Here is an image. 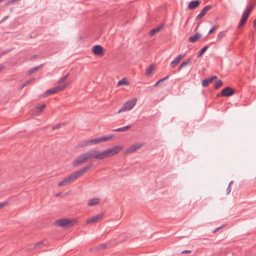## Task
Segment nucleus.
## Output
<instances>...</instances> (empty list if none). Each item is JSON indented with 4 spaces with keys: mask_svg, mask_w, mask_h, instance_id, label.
Listing matches in <instances>:
<instances>
[{
    "mask_svg": "<svg viewBox=\"0 0 256 256\" xmlns=\"http://www.w3.org/2000/svg\"><path fill=\"white\" fill-rule=\"evenodd\" d=\"M122 148L123 147L122 146H116L112 148H108L102 152H100L98 150L96 149L90 150L78 156L72 162V166H79L84 162L93 158L97 160H102L113 156L118 154Z\"/></svg>",
    "mask_w": 256,
    "mask_h": 256,
    "instance_id": "f257e3e1",
    "label": "nucleus"
},
{
    "mask_svg": "<svg viewBox=\"0 0 256 256\" xmlns=\"http://www.w3.org/2000/svg\"><path fill=\"white\" fill-rule=\"evenodd\" d=\"M93 166L92 163H90L86 166L74 172L70 176L65 178L62 182L58 183L59 186H66L74 181L78 178L82 176L88 170H90Z\"/></svg>",
    "mask_w": 256,
    "mask_h": 256,
    "instance_id": "f03ea898",
    "label": "nucleus"
},
{
    "mask_svg": "<svg viewBox=\"0 0 256 256\" xmlns=\"http://www.w3.org/2000/svg\"><path fill=\"white\" fill-rule=\"evenodd\" d=\"M137 102L136 98H133L130 100L126 102L122 106V108L118 112V114L125 111L131 110L136 104Z\"/></svg>",
    "mask_w": 256,
    "mask_h": 256,
    "instance_id": "7ed1b4c3",
    "label": "nucleus"
},
{
    "mask_svg": "<svg viewBox=\"0 0 256 256\" xmlns=\"http://www.w3.org/2000/svg\"><path fill=\"white\" fill-rule=\"evenodd\" d=\"M76 222L74 220L61 218L56 220V224L57 226L60 227L68 228L72 226Z\"/></svg>",
    "mask_w": 256,
    "mask_h": 256,
    "instance_id": "20e7f679",
    "label": "nucleus"
},
{
    "mask_svg": "<svg viewBox=\"0 0 256 256\" xmlns=\"http://www.w3.org/2000/svg\"><path fill=\"white\" fill-rule=\"evenodd\" d=\"M68 84H64L62 85L56 86L54 88L47 90L43 94V97L45 98L49 95L56 94L58 92L62 91L67 88Z\"/></svg>",
    "mask_w": 256,
    "mask_h": 256,
    "instance_id": "39448f33",
    "label": "nucleus"
},
{
    "mask_svg": "<svg viewBox=\"0 0 256 256\" xmlns=\"http://www.w3.org/2000/svg\"><path fill=\"white\" fill-rule=\"evenodd\" d=\"M113 134L110 135V136H104L98 138L93 140H88L89 145H94L97 144H98L100 142H102L104 141H107L110 139H112L113 137Z\"/></svg>",
    "mask_w": 256,
    "mask_h": 256,
    "instance_id": "423d86ee",
    "label": "nucleus"
},
{
    "mask_svg": "<svg viewBox=\"0 0 256 256\" xmlns=\"http://www.w3.org/2000/svg\"><path fill=\"white\" fill-rule=\"evenodd\" d=\"M234 93V90L230 88V87H226V88H224L221 92L220 94H218V96H226L228 97L232 95H233Z\"/></svg>",
    "mask_w": 256,
    "mask_h": 256,
    "instance_id": "0eeeda50",
    "label": "nucleus"
},
{
    "mask_svg": "<svg viewBox=\"0 0 256 256\" xmlns=\"http://www.w3.org/2000/svg\"><path fill=\"white\" fill-rule=\"evenodd\" d=\"M144 146V144H136L130 146L125 152L126 154H130L136 152L137 150L141 148Z\"/></svg>",
    "mask_w": 256,
    "mask_h": 256,
    "instance_id": "6e6552de",
    "label": "nucleus"
},
{
    "mask_svg": "<svg viewBox=\"0 0 256 256\" xmlns=\"http://www.w3.org/2000/svg\"><path fill=\"white\" fill-rule=\"evenodd\" d=\"M103 216V214H99L98 215L87 220L86 224H93L96 223L100 220L102 218Z\"/></svg>",
    "mask_w": 256,
    "mask_h": 256,
    "instance_id": "1a4fd4ad",
    "label": "nucleus"
},
{
    "mask_svg": "<svg viewBox=\"0 0 256 256\" xmlns=\"http://www.w3.org/2000/svg\"><path fill=\"white\" fill-rule=\"evenodd\" d=\"M212 6L208 5L205 6L202 10H201L200 13L196 16V20H198L201 19L206 13V12L212 8Z\"/></svg>",
    "mask_w": 256,
    "mask_h": 256,
    "instance_id": "9d476101",
    "label": "nucleus"
},
{
    "mask_svg": "<svg viewBox=\"0 0 256 256\" xmlns=\"http://www.w3.org/2000/svg\"><path fill=\"white\" fill-rule=\"evenodd\" d=\"M92 52L96 56H102L104 54V49L100 45H96L92 48Z\"/></svg>",
    "mask_w": 256,
    "mask_h": 256,
    "instance_id": "9b49d317",
    "label": "nucleus"
},
{
    "mask_svg": "<svg viewBox=\"0 0 256 256\" xmlns=\"http://www.w3.org/2000/svg\"><path fill=\"white\" fill-rule=\"evenodd\" d=\"M200 4V1L198 0L192 1L188 4V8L189 10H194L198 8Z\"/></svg>",
    "mask_w": 256,
    "mask_h": 256,
    "instance_id": "f8f14e48",
    "label": "nucleus"
},
{
    "mask_svg": "<svg viewBox=\"0 0 256 256\" xmlns=\"http://www.w3.org/2000/svg\"><path fill=\"white\" fill-rule=\"evenodd\" d=\"M164 24H161L160 25L152 29L149 32L148 35L150 36H152L156 34L159 32L160 31V30H161L162 28H164Z\"/></svg>",
    "mask_w": 256,
    "mask_h": 256,
    "instance_id": "ddd939ff",
    "label": "nucleus"
},
{
    "mask_svg": "<svg viewBox=\"0 0 256 256\" xmlns=\"http://www.w3.org/2000/svg\"><path fill=\"white\" fill-rule=\"evenodd\" d=\"M106 247V245L105 244H102L96 246L94 248H92L90 249V252H94L100 250H103Z\"/></svg>",
    "mask_w": 256,
    "mask_h": 256,
    "instance_id": "4468645a",
    "label": "nucleus"
},
{
    "mask_svg": "<svg viewBox=\"0 0 256 256\" xmlns=\"http://www.w3.org/2000/svg\"><path fill=\"white\" fill-rule=\"evenodd\" d=\"M184 57V56L180 54L174 60L170 62V66L174 68L180 62L182 58Z\"/></svg>",
    "mask_w": 256,
    "mask_h": 256,
    "instance_id": "2eb2a0df",
    "label": "nucleus"
},
{
    "mask_svg": "<svg viewBox=\"0 0 256 256\" xmlns=\"http://www.w3.org/2000/svg\"><path fill=\"white\" fill-rule=\"evenodd\" d=\"M200 37V34L196 32L194 35L189 38L188 41L190 42H195L198 41Z\"/></svg>",
    "mask_w": 256,
    "mask_h": 256,
    "instance_id": "dca6fc26",
    "label": "nucleus"
},
{
    "mask_svg": "<svg viewBox=\"0 0 256 256\" xmlns=\"http://www.w3.org/2000/svg\"><path fill=\"white\" fill-rule=\"evenodd\" d=\"M100 201V200L98 198H93L88 202V204L89 206H94L98 204Z\"/></svg>",
    "mask_w": 256,
    "mask_h": 256,
    "instance_id": "f3484780",
    "label": "nucleus"
},
{
    "mask_svg": "<svg viewBox=\"0 0 256 256\" xmlns=\"http://www.w3.org/2000/svg\"><path fill=\"white\" fill-rule=\"evenodd\" d=\"M248 17V15H246L244 14H242V17L241 18V20L240 22V23H239V24L238 26V28L242 26L244 24L246 21Z\"/></svg>",
    "mask_w": 256,
    "mask_h": 256,
    "instance_id": "a211bd4d",
    "label": "nucleus"
},
{
    "mask_svg": "<svg viewBox=\"0 0 256 256\" xmlns=\"http://www.w3.org/2000/svg\"><path fill=\"white\" fill-rule=\"evenodd\" d=\"M43 66H44V64H40V66H35L34 68H30L29 70V71L28 72V74L29 75L32 74H33L34 72H36V70H39L40 68L42 67Z\"/></svg>",
    "mask_w": 256,
    "mask_h": 256,
    "instance_id": "6ab92c4d",
    "label": "nucleus"
},
{
    "mask_svg": "<svg viewBox=\"0 0 256 256\" xmlns=\"http://www.w3.org/2000/svg\"><path fill=\"white\" fill-rule=\"evenodd\" d=\"M191 62V59L188 58V60H186L185 62H182L180 65L178 66V72H180L182 68L184 66H187L188 64H189Z\"/></svg>",
    "mask_w": 256,
    "mask_h": 256,
    "instance_id": "aec40b11",
    "label": "nucleus"
},
{
    "mask_svg": "<svg viewBox=\"0 0 256 256\" xmlns=\"http://www.w3.org/2000/svg\"><path fill=\"white\" fill-rule=\"evenodd\" d=\"M128 84H129L128 81L126 78H123L122 80H120L118 82L116 86H119L122 85H128Z\"/></svg>",
    "mask_w": 256,
    "mask_h": 256,
    "instance_id": "412c9836",
    "label": "nucleus"
},
{
    "mask_svg": "<svg viewBox=\"0 0 256 256\" xmlns=\"http://www.w3.org/2000/svg\"><path fill=\"white\" fill-rule=\"evenodd\" d=\"M130 128H131V126L128 125V126H126L124 127L120 128H116V130H114L113 131L114 132H124V131H126V130H128Z\"/></svg>",
    "mask_w": 256,
    "mask_h": 256,
    "instance_id": "4be33fe9",
    "label": "nucleus"
},
{
    "mask_svg": "<svg viewBox=\"0 0 256 256\" xmlns=\"http://www.w3.org/2000/svg\"><path fill=\"white\" fill-rule=\"evenodd\" d=\"M212 78H207V79H204L202 82V86L204 87H206V86H208V84L210 83H212Z\"/></svg>",
    "mask_w": 256,
    "mask_h": 256,
    "instance_id": "5701e85b",
    "label": "nucleus"
},
{
    "mask_svg": "<svg viewBox=\"0 0 256 256\" xmlns=\"http://www.w3.org/2000/svg\"><path fill=\"white\" fill-rule=\"evenodd\" d=\"M254 6L253 4H250V5L248 6L244 12V14H245L248 15V16L249 14H250L251 11L253 9Z\"/></svg>",
    "mask_w": 256,
    "mask_h": 256,
    "instance_id": "b1692460",
    "label": "nucleus"
},
{
    "mask_svg": "<svg viewBox=\"0 0 256 256\" xmlns=\"http://www.w3.org/2000/svg\"><path fill=\"white\" fill-rule=\"evenodd\" d=\"M254 6L253 4H250V5L248 6L244 12V14H245L248 15V16L249 14H250L251 11L253 9Z\"/></svg>",
    "mask_w": 256,
    "mask_h": 256,
    "instance_id": "393cba45",
    "label": "nucleus"
},
{
    "mask_svg": "<svg viewBox=\"0 0 256 256\" xmlns=\"http://www.w3.org/2000/svg\"><path fill=\"white\" fill-rule=\"evenodd\" d=\"M254 6L253 4H250V5L248 6L244 12V14H245L248 15V16L249 14H250L251 11L253 9Z\"/></svg>",
    "mask_w": 256,
    "mask_h": 256,
    "instance_id": "a878e982",
    "label": "nucleus"
},
{
    "mask_svg": "<svg viewBox=\"0 0 256 256\" xmlns=\"http://www.w3.org/2000/svg\"><path fill=\"white\" fill-rule=\"evenodd\" d=\"M254 6L253 4H250V5L248 6L244 12V14H245L248 15V16L249 14H250L251 11L253 9Z\"/></svg>",
    "mask_w": 256,
    "mask_h": 256,
    "instance_id": "bb28decb",
    "label": "nucleus"
},
{
    "mask_svg": "<svg viewBox=\"0 0 256 256\" xmlns=\"http://www.w3.org/2000/svg\"><path fill=\"white\" fill-rule=\"evenodd\" d=\"M208 46H206L203 48H202L198 52L197 55V58H200L204 54V53L208 50Z\"/></svg>",
    "mask_w": 256,
    "mask_h": 256,
    "instance_id": "cd10ccee",
    "label": "nucleus"
},
{
    "mask_svg": "<svg viewBox=\"0 0 256 256\" xmlns=\"http://www.w3.org/2000/svg\"><path fill=\"white\" fill-rule=\"evenodd\" d=\"M70 76V74L68 73L66 74L64 76H62V78H60L58 82V84H62L64 81H65Z\"/></svg>",
    "mask_w": 256,
    "mask_h": 256,
    "instance_id": "c85d7f7f",
    "label": "nucleus"
},
{
    "mask_svg": "<svg viewBox=\"0 0 256 256\" xmlns=\"http://www.w3.org/2000/svg\"><path fill=\"white\" fill-rule=\"evenodd\" d=\"M44 245V243L43 241L40 242L36 243V244H35L34 246V247L32 248V249L36 250V249L40 248Z\"/></svg>",
    "mask_w": 256,
    "mask_h": 256,
    "instance_id": "c756f323",
    "label": "nucleus"
},
{
    "mask_svg": "<svg viewBox=\"0 0 256 256\" xmlns=\"http://www.w3.org/2000/svg\"><path fill=\"white\" fill-rule=\"evenodd\" d=\"M223 83L221 80H217L215 82L214 88L216 89H218L221 86H222Z\"/></svg>",
    "mask_w": 256,
    "mask_h": 256,
    "instance_id": "7c9ffc66",
    "label": "nucleus"
},
{
    "mask_svg": "<svg viewBox=\"0 0 256 256\" xmlns=\"http://www.w3.org/2000/svg\"><path fill=\"white\" fill-rule=\"evenodd\" d=\"M87 146H90L88 141L83 142L80 144H78L76 147L77 148H80Z\"/></svg>",
    "mask_w": 256,
    "mask_h": 256,
    "instance_id": "2f4dec72",
    "label": "nucleus"
},
{
    "mask_svg": "<svg viewBox=\"0 0 256 256\" xmlns=\"http://www.w3.org/2000/svg\"><path fill=\"white\" fill-rule=\"evenodd\" d=\"M154 70V66L152 65H150L148 69L146 70V74L148 76L150 75Z\"/></svg>",
    "mask_w": 256,
    "mask_h": 256,
    "instance_id": "473e14b6",
    "label": "nucleus"
},
{
    "mask_svg": "<svg viewBox=\"0 0 256 256\" xmlns=\"http://www.w3.org/2000/svg\"><path fill=\"white\" fill-rule=\"evenodd\" d=\"M224 34L223 32H220L218 33V37H217V40H220L222 38L224 37Z\"/></svg>",
    "mask_w": 256,
    "mask_h": 256,
    "instance_id": "72a5a7b5",
    "label": "nucleus"
},
{
    "mask_svg": "<svg viewBox=\"0 0 256 256\" xmlns=\"http://www.w3.org/2000/svg\"><path fill=\"white\" fill-rule=\"evenodd\" d=\"M62 125H64V124H58L52 127V130L58 129L61 128Z\"/></svg>",
    "mask_w": 256,
    "mask_h": 256,
    "instance_id": "f704fd0d",
    "label": "nucleus"
},
{
    "mask_svg": "<svg viewBox=\"0 0 256 256\" xmlns=\"http://www.w3.org/2000/svg\"><path fill=\"white\" fill-rule=\"evenodd\" d=\"M16 84V80H10L8 82V85L10 86H14Z\"/></svg>",
    "mask_w": 256,
    "mask_h": 256,
    "instance_id": "c9c22d12",
    "label": "nucleus"
},
{
    "mask_svg": "<svg viewBox=\"0 0 256 256\" xmlns=\"http://www.w3.org/2000/svg\"><path fill=\"white\" fill-rule=\"evenodd\" d=\"M12 50V49H10V50H6L3 51V52H2V53L0 54V56H2L5 55L6 54H8V52H10Z\"/></svg>",
    "mask_w": 256,
    "mask_h": 256,
    "instance_id": "e433bc0d",
    "label": "nucleus"
},
{
    "mask_svg": "<svg viewBox=\"0 0 256 256\" xmlns=\"http://www.w3.org/2000/svg\"><path fill=\"white\" fill-rule=\"evenodd\" d=\"M218 28V26H214L210 30V31L208 32V34H211L212 32H213L214 30H215Z\"/></svg>",
    "mask_w": 256,
    "mask_h": 256,
    "instance_id": "4c0bfd02",
    "label": "nucleus"
},
{
    "mask_svg": "<svg viewBox=\"0 0 256 256\" xmlns=\"http://www.w3.org/2000/svg\"><path fill=\"white\" fill-rule=\"evenodd\" d=\"M170 77V75H168L167 76H166V77L162 78H161L159 80V82H164V80H168Z\"/></svg>",
    "mask_w": 256,
    "mask_h": 256,
    "instance_id": "58836bf2",
    "label": "nucleus"
},
{
    "mask_svg": "<svg viewBox=\"0 0 256 256\" xmlns=\"http://www.w3.org/2000/svg\"><path fill=\"white\" fill-rule=\"evenodd\" d=\"M170 77V75H168L167 76H166V77L162 78H161L159 80V82H164V80H168Z\"/></svg>",
    "mask_w": 256,
    "mask_h": 256,
    "instance_id": "ea45409f",
    "label": "nucleus"
},
{
    "mask_svg": "<svg viewBox=\"0 0 256 256\" xmlns=\"http://www.w3.org/2000/svg\"><path fill=\"white\" fill-rule=\"evenodd\" d=\"M46 107V104H42V106H39L38 108L40 111H42Z\"/></svg>",
    "mask_w": 256,
    "mask_h": 256,
    "instance_id": "a19ab883",
    "label": "nucleus"
},
{
    "mask_svg": "<svg viewBox=\"0 0 256 256\" xmlns=\"http://www.w3.org/2000/svg\"><path fill=\"white\" fill-rule=\"evenodd\" d=\"M8 204L6 202H2L0 203V209L2 208L4 206H6Z\"/></svg>",
    "mask_w": 256,
    "mask_h": 256,
    "instance_id": "79ce46f5",
    "label": "nucleus"
},
{
    "mask_svg": "<svg viewBox=\"0 0 256 256\" xmlns=\"http://www.w3.org/2000/svg\"><path fill=\"white\" fill-rule=\"evenodd\" d=\"M34 78H31L30 80H28L26 81L25 82V84H30L32 82L33 80H34Z\"/></svg>",
    "mask_w": 256,
    "mask_h": 256,
    "instance_id": "37998d69",
    "label": "nucleus"
},
{
    "mask_svg": "<svg viewBox=\"0 0 256 256\" xmlns=\"http://www.w3.org/2000/svg\"><path fill=\"white\" fill-rule=\"evenodd\" d=\"M226 194H229L231 191V187L230 186H228V187L226 188Z\"/></svg>",
    "mask_w": 256,
    "mask_h": 256,
    "instance_id": "c03bdc74",
    "label": "nucleus"
},
{
    "mask_svg": "<svg viewBox=\"0 0 256 256\" xmlns=\"http://www.w3.org/2000/svg\"><path fill=\"white\" fill-rule=\"evenodd\" d=\"M6 66L4 64H0V70L2 71V70L5 69Z\"/></svg>",
    "mask_w": 256,
    "mask_h": 256,
    "instance_id": "a18cd8bd",
    "label": "nucleus"
},
{
    "mask_svg": "<svg viewBox=\"0 0 256 256\" xmlns=\"http://www.w3.org/2000/svg\"><path fill=\"white\" fill-rule=\"evenodd\" d=\"M14 2H16V0H8V1L6 3V5H8V4H12V3Z\"/></svg>",
    "mask_w": 256,
    "mask_h": 256,
    "instance_id": "49530a36",
    "label": "nucleus"
},
{
    "mask_svg": "<svg viewBox=\"0 0 256 256\" xmlns=\"http://www.w3.org/2000/svg\"><path fill=\"white\" fill-rule=\"evenodd\" d=\"M191 252V250H184L182 252V254H189Z\"/></svg>",
    "mask_w": 256,
    "mask_h": 256,
    "instance_id": "de8ad7c7",
    "label": "nucleus"
},
{
    "mask_svg": "<svg viewBox=\"0 0 256 256\" xmlns=\"http://www.w3.org/2000/svg\"><path fill=\"white\" fill-rule=\"evenodd\" d=\"M8 18V16H4L2 20L0 21V24L3 22H4V20H6L7 18Z\"/></svg>",
    "mask_w": 256,
    "mask_h": 256,
    "instance_id": "09e8293b",
    "label": "nucleus"
},
{
    "mask_svg": "<svg viewBox=\"0 0 256 256\" xmlns=\"http://www.w3.org/2000/svg\"><path fill=\"white\" fill-rule=\"evenodd\" d=\"M222 226H220V227H218L217 228H216L214 230L213 232V233H215L216 232H218V230H220L222 228Z\"/></svg>",
    "mask_w": 256,
    "mask_h": 256,
    "instance_id": "8fccbe9b",
    "label": "nucleus"
},
{
    "mask_svg": "<svg viewBox=\"0 0 256 256\" xmlns=\"http://www.w3.org/2000/svg\"><path fill=\"white\" fill-rule=\"evenodd\" d=\"M253 24H254V26L256 30V18L254 20Z\"/></svg>",
    "mask_w": 256,
    "mask_h": 256,
    "instance_id": "3c124183",
    "label": "nucleus"
},
{
    "mask_svg": "<svg viewBox=\"0 0 256 256\" xmlns=\"http://www.w3.org/2000/svg\"><path fill=\"white\" fill-rule=\"evenodd\" d=\"M26 84H25V82L22 84L21 86L20 87V89L22 90L23 88H24Z\"/></svg>",
    "mask_w": 256,
    "mask_h": 256,
    "instance_id": "603ef678",
    "label": "nucleus"
},
{
    "mask_svg": "<svg viewBox=\"0 0 256 256\" xmlns=\"http://www.w3.org/2000/svg\"><path fill=\"white\" fill-rule=\"evenodd\" d=\"M210 78H212V82L214 79L217 78V76H213Z\"/></svg>",
    "mask_w": 256,
    "mask_h": 256,
    "instance_id": "864d4df0",
    "label": "nucleus"
},
{
    "mask_svg": "<svg viewBox=\"0 0 256 256\" xmlns=\"http://www.w3.org/2000/svg\"><path fill=\"white\" fill-rule=\"evenodd\" d=\"M161 82H159V80L154 84V86H156L159 84H160Z\"/></svg>",
    "mask_w": 256,
    "mask_h": 256,
    "instance_id": "5fc2aeb1",
    "label": "nucleus"
},
{
    "mask_svg": "<svg viewBox=\"0 0 256 256\" xmlns=\"http://www.w3.org/2000/svg\"><path fill=\"white\" fill-rule=\"evenodd\" d=\"M233 181H231L229 184H228V186H230L231 187V186L233 184Z\"/></svg>",
    "mask_w": 256,
    "mask_h": 256,
    "instance_id": "6e6d98bb",
    "label": "nucleus"
},
{
    "mask_svg": "<svg viewBox=\"0 0 256 256\" xmlns=\"http://www.w3.org/2000/svg\"><path fill=\"white\" fill-rule=\"evenodd\" d=\"M36 57H37L36 55H34V56H32V58H36Z\"/></svg>",
    "mask_w": 256,
    "mask_h": 256,
    "instance_id": "4d7b16f0",
    "label": "nucleus"
},
{
    "mask_svg": "<svg viewBox=\"0 0 256 256\" xmlns=\"http://www.w3.org/2000/svg\"><path fill=\"white\" fill-rule=\"evenodd\" d=\"M199 24H198L197 26H196V30H197V29H198V26H199Z\"/></svg>",
    "mask_w": 256,
    "mask_h": 256,
    "instance_id": "13d9d810",
    "label": "nucleus"
},
{
    "mask_svg": "<svg viewBox=\"0 0 256 256\" xmlns=\"http://www.w3.org/2000/svg\"><path fill=\"white\" fill-rule=\"evenodd\" d=\"M4 0H0V2H2V1H4Z\"/></svg>",
    "mask_w": 256,
    "mask_h": 256,
    "instance_id": "bf43d9fd",
    "label": "nucleus"
}]
</instances>
